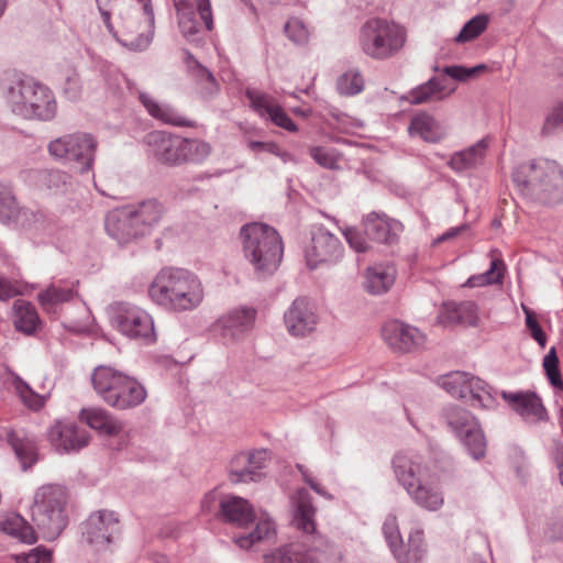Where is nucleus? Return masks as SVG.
Segmentation results:
<instances>
[{
  "instance_id": "nucleus-1",
  "label": "nucleus",
  "mask_w": 563,
  "mask_h": 563,
  "mask_svg": "<svg viewBox=\"0 0 563 563\" xmlns=\"http://www.w3.org/2000/svg\"><path fill=\"white\" fill-rule=\"evenodd\" d=\"M150 298L172 312H188L197 309L205 299V288L192 272L178 268H162L148 287Z\"/></svg>"
},
{
  "instance_id": "nucleus-2",
  "label": "nucleus",
  "mask_w": 563,
  "mask_h": 563,
  "mask_svg": "<svg viewBox=\"0 0 563 563\" xmlns=\"http://www.w3.org/2000/svg\"><path fill=\"white\" fill-rule=\"evenodd\" d=\"M109 33L132 52L145 51L154 37V12L151 0L124 2L113 10L100 12Z\"/></svg>"
},
{
  "instance_id": "nucleus-3",
  "label": "nucleus",
  "mask_w": 563,
  "mask_h": 563,
  "mask_svg": "<svg viewBox=\"0 0 563 563\" xmlns=\"http://www.w3.org/2000/svg\"><path fill=\"white\" fill-rule=\"evenodd\" d=\"M2 95L11 111L26 120L51 121L56 117L54 92L32 77L9 73L0 82Z\"/></svg>"
},
{
  "instance_id": "nucleus-4",
  "label": "nucleus",
  "mask_w": 563,
  "mask_h": 563,
  "mask_svg": "<svg viewBox=\"0 0 563 563\" xmlns=\"http://www.w3.org/2000/svg\"><path fill=\"white\" fill-rule=\"evenodd\" d=\"M512 180L532 201L549 206L563 201V169L555 162L522 163L514 170Z\"/></svg>"
},
{
  "instance_id": "nucleus-5",
  "label": "nucleus",
  "mask_w": 563,
  "mask_h": 563,
  "mask_svg": "<svg viewBox=\"0 0 563 563\" xmlns=\"http://www.w3.org/2000/svg\"><path fill=\"white\" fill-rule=\"evenodd\" d=\"M240 239L243 255L258 276L272 275L278 268L284 246L273 227L262 222L246 223L240 230Z\"/></svg>"
},
{
  "instance_id": "nucleus-6",
  "label": "nucleus",
  "mask_w": 563,
  "mask_h": 563,
  "mask_svg": "<svg viewBox=\"0 0 563 563\" xmlns=\"http://www.w3.org/2000/svg\"><path fill=\"white\" fill-rule=\"evenodd\" d=\"M67 498L66 488L58 484H45L36 489L31 519L44 539L55 540L66 528Z\"/></svg>"
},
{
  "instance_id": "nucleus-7",
  "label": "nucleus",
  "mask_w": 563,
  "mask_h": 563,
  "mask_svg": "<svg viewBox=\"0 0 563 563\" xmlns=\"http://www.w3.org/2000/svg\"><path fill=\"white\" fill-rule=\"evenodd\" d=\"M407 31L404 26L382 18L367 20L360 30L361 51L375 60H387L405 46Z\"/></svg>"
},
{
  "instance_id": "nucleus-8",
  "label": "nucleus",
  "mask_w": 563,
  "mask_h": 563,
  "mask_svg": "<svg viewBox=\"0 0 563 563\" xmlns=\"http://www.w3.org/2000/svg\"><path fill=\"white\" fill-rule=\"evenodd\" d=\"M444 420L451 431L462 441L474 460L484 457L486 439L476 418L466 409L454 406L445 409Z\"/></svg>"
},
{
  "instance_id": "nucleus-9",
  "label": "nucleus",
  "mask_w": 563,
  "mask_h": 563,
  "mask_svg": "<svg viewBox=\"0 0 563 563\" xmlns=\"http://www.w3.org/2000/svg\"><path fill=\"white\" fill-rule=\"evenodd\" d=\"M96 150L97 141L87 133L63 135L48 144L52 156L79 164L81 173L92 168Z\"/></svg>"
},
{
  "instance_id": "nucleus-10",
  "label": "nucleus",
  "mask_w": 563,
  "mask_h": 563,
  "mask_svg": "<svg viewBox=\"0 0 563 563\" xmlns=\"http://www.w3.org/2000/svg\"><path fill=\"white\" fill-rule=\"evenodd\" d=\"M111 321L115 329L128 338L143 340L146 343L156 341L153 318L140 307L120 302L114 308Z\"/></svg>"
},
{
  "instance_id": "nucleus-11",
  "label": "nucleus",
  "mask_w": 563,
  "mask_h": 563,
  "mask_svg": "<svg viewBox=\"0 0 563 563\" xmlns=\"http://www.w3.org/2000/svg\"><path fill=\"white\" fill-rule=\"evenodd\" d=\"M120 519L112 510H97L82 523V538L97 550L108 548L120 534Z\"/></svg>"
},
{
  "instance_id": "nucleus-12",
  "label": "nucleus",
  "mask_w": 563,
  "mask_h": 563,
  "mask_svg": "<svg viewBox=\"0 0 563 563\" xmlns=\"http://www.w3.org/2000/svg\"><path fill=\"white\" fill-rule=\"evenodd\" d=\"M343 251L338 236L324 227H316L311 233V243L305 251L307 265L313 269L322 264H334L342 257Z\"/></svg>"
},
{
  "instance_id": "nucleus-13",
  "label": "nucleus",
  "mask_w": 563,
  "mask_h": 563,
  "mask_svg": "<svg viewBox=\"0 0 563 563\" xmlns=\"http://www.w3.org/2000/svg\"><path fill=\"white\" fill-rule=\"evenodd\" d=\"M255 318L256 310L253 308H234L222 314L213 323L212 330L224 344L233 343L253 329Z\"/></svg>"
},
{
  "instance_id": "nucleus-14",
  "label": "nucleus",
  "mask_w": 563,
  "mask_h": 563,
  "mask_svg": "<svg viewBox=\"0 0 563 563\" xmlns=\"http://www.w3.org/2000/svg\"><path fill=\"white\" fill-rule=\"evenodd\" d=\"M47 441L58 453H69L87 446L88 432L69 420H56L46 431Z\"/></svg>"
},
{
  "instance_id": "nucleus-15",
  "label": "nucleus",
  "mask_w": 563,
  "mask_h": 563,
  "mask_svg": "<svg viewBox=\"0 0 563 563\" xmlns=\"http://www.w3.org/2000/svg\"><path fill=\"white\" fill-rule=\"evenodd\" d=\"M382 335L388 346L395 352L408 353L423 345L424 334L416 327L398 320H391L384 324Z\"/></svg>"
},
{
  "instance_id": "nucleus-16",
  "label": "nucleus",
  "mask_w": 563,
  "mask_h": 563,
  "mask_svg": "<svg viewBox=\"0 0 563 563\" xmlns=\"http://www.w3.org/2000/svg\"><path fill=\"white\" fill-rule=\"evenodd\" d=\"M267 450H255L251 453L241 452L230 463V479L233 483L256 482L262 478V470L268 460Z\"/></svg>"
},
{
  "instance_id": "nucleus-17",
  "label": "nucleus",
  "mask_w": 563,
  "mask_h": 563,
  "mask_svg": "<svg viewBox=\"0 0 563 563\" xmlns=\"http://www.w3.org/2000/svg\"><path fill=\"white\" fill-rule=\"evenodd\" d=\"M146 143L148 154L157 162L168 166L181 165L183 137L154 131L146 136Z\"/></svg>"
},
{
  "instance_id": "nucleus-18",
  "label": "nucleus",
  "mask_w": 563,
  "mask_h": 563,
  "mask_svg": "<svg viewBox=\"0 0 563 563\" xmlns=\"http://www.w3.org/2000/svg\"><path fill=\"white\" fill-rule=\"evenodd\" d=\"M510 409L518 413L527 423H538L548 419L541 398L533 391L500 393Z\"/></svg>"
},
{
  "instance_id": "nucleus-19",
  "label": "nucleus",
  "mask_w": 563,
  "mask_h": 563,
  "mask_svg": "<svg viewBox=\"0 0 563 563\" xmlns=\"http://www.w3.org/2000/svg\"><path fill=\"white\" fill-rule=\"evenodd\" d=\"M16 225L30 239L43 242L59 230L58 219L42 210L23 209Z\"/></svg>"
},
{
  "instance_id": "nucleus-20",
  "label": "nucleus",
  "mask_w": 563,
  "mask_h": 563,
  "mask_svg": "<svg viewBox=\"0 0 563 563\" xmlns=\"http://www.w3.org/2000/svg\"><path fill=\"white\" fill-rule=\"evenodd\" d=\"M393 470L405 490L431 476L421 456L409 452H400L394 456Z\"/></svg>"
},
{
  "instance_id": "nucleus-21",
  "label": "nucleus",
  "mask_w": 563,
  "mask_h": 563,
  "mask_svg": "<svg viewBox=\"0 0 563 563\" xmlns=\"http://www.w3.org/2000/svg\"><path fill=\"white\" fill-rule=\"evenodd\" d=\"M284 322L290 335L305 336L316 329L318 318L310 302L299 297L284 313Z\"/></svg>"
},
{
  "instance_id": "nucleus-22",
  "label": "nucleus",
  "mask_w": 563,
  "mask_h": 563,
  "mask_svg": "<svg viewBox=\"0 0 563 563\" xmlns=\"http://www.w3.org/2000/svg\"><path fill=\"white\" fill-rule=\"evenodd\" d=\"M245 96L250 100L251 107L261 117L269 119L275 125L289 132H296L298 130L290 117L271 96L255 89H247Z\"/></svg>"
},
{
  "instance_id": "nucleus-23",
  "label": "nucleus",
  "mask_w": 563,
  "mask_h": 563,
  "mask_svg": "<svg viewBox=\"0 0 563 563\" xmlns=\"http://www.w3.org/2000/svg\"><path fill=\"white\" fill-rule=\"evenodd\" d=\"M104 227L107 233L120 244H128L143 236L126 207L108 212Z\"/></svg>"
},
{
  "instance_id": "nucleus-24",
  "label": "nucleus",
  "mask_w": 563,
  "mask_h": 563,
  "mask_svg": "<svg viewBox=\"0 0 563 563\" xmlns=\"http://www.w3.org/2000/svg\"><path fill=\"white\" fill-rule=\"evenodd\" d=\"M366 235L378 243L394 244L402 232V224L385 213L371 212L364 218Z\"/></svg>"
},
{
  "instance_id": "nucleus-25",
  "label": "nucleus",
  "mask_w": 563,
  "mask_h": 563,
  "mask_svg": "<svg viewBox=\"0 0 563 563\" xmlns=\"http://www.w3.org/2000/svg\"><path fill=\"white\" fill-rule=\"evenodd\" d=\"M126 375L112 366L99 365L91 374V383L97 395L111 406Z\"/></svg>"
},
{
  "instance_id": "nucleus-26",
  "label": "nucleus",
  "mask_w": 563,
  "mask_h": 563,
  "mask_svg": "<svg viewBox=\"0 0 563 563\" xmlns=\"http://www.w3.org/2000/svg\"><path fill=\"white\" fill-rule=\"evenodd\" d=\"M220 517L239 528L254 522L255 514L249 500L233 495L224 496L220 501Z\"/></svg>"
},
{
  "instance_id": "nucleus-27",
  "label": "nucleus",
  "mask_w": 563,
  "mask_h": 563,
  "mask_svg": "<svg viewBox=\"0 0 563 563\" xmlns=\"http://www.w3.org/2000/svg\"><path fill=\"white\" fill-rule=\"evenodd\" d=\"M411 136H418L428 143H438L446 136V128L428 112H419L411 118L409 128Z\"/></svg>"
},
{
  "instance_id": "nucleus-28",
  "label": "nucleus",
  "mask_w": 563,
  "mask_h": 563,
  "mask_svg": "<svg viewBox=\"0 0 563 563\" xmlns=\"http://www.w3.org/2000/svg\"><path fill=\"white\" fill-rule=\"evenodd\" d=\"M126 208L130 209L143 236L159 223L165 212L164 206L157 199H146L136 205L126 206Z\"/></svg>"
},
{
  "instance_id": "nucleus-29",
  "label": "nucleus",
  "mask_w": 563,
  "mask_h": 563,
  "mask_svg": "<svg viewBox=\"0 0 563 563\" xmlns=\"http://www.w3.org/2000/svg\"><path fill=\"white\" fill-rule=\"evenodd\" d=\"M478 319L477 306L473 301H448L439 314V321L443 325L468 324L475 325Z\"/></svg>"
},
{
  "instance_id": "nucleus-30",
  "label": "nucleus",
  "mask_w": 563,
  "mask_h": 563,
  "mask_svg": "<svg viewBox=\"0 0 563 563\" xmlns=\"http://www.w3.org/2000/svg\"><path fill=\"white\" fill-rule=\"evenodd\" d=\"M406 492L417 506L426 510L437 511L443 506V493L435 485L434 481L431 479V476Z\"/></svg>"
},
{
  "instance_id": "nucleus-31",
  "label": "nucleus",
  "mask_w": 563,
  "mask_h": 563,
  "mask_svg": "<svg viewBox=\"0 0 563 563\" xmlns=\"http://www.w3.org/2000/svg\"><path fill=\"white\" fill-rule=\"evenodd\" d=\"M77 284L78 282H59L49 285L37 294L40 305L48 313L56 312L59 305L68 302L77 296Z\"/></svg>"
},
{
  "instance_id": "nucleus-32",
  "label": "nucleus",
  "mask_w": 563,
  "mask_h": 563,
  "mask_svg": "<svg viewBox=\"0 0 563 563\" xmlns=\"http://www.w3.org/2000/svg\"><path fill=\"white\" fill-rule=\"evenodd\" d=\"M396 267L390 263H379L369 266L365 273V289L372 295L387 292L395 283Z\"/></svg>"
},
{
  "instance_id": "nucleus-33",
  "label": "nucleus",
  "mask_w": 563,
  "mask_h": 563,
  "mask_svg": "<svg viewBox=\"0 0 563 563\" xmlns=\"http://www.w3.org/2000/svg\"><path fill=\"white\" fill-rule=\"evenodd\" d=\"M295 507L292 523L305 533H312L316 530L314 515L316 508L312 505V499L309 492L300 488L292 497Z\"/></svg>"
},
{
  "instance_id": "nucleus-34",
  "label": "nucleus",
  "mask_w": 563,
  "mask_h": 563,
  "mask_svg": "<svg viewBox=\"0 0 563 563\" xmlns=\"http://www.w3.org/2000/svg\"><path fill=\"white\" fill-rule=\"evenodd\" d=\"M140 101L147 112L163 123L174 126L196 128V121L180 114L176 109L168 104H161L146 93H140Z\"/></svg>"
},
{
  "instance_id": "nucleus-35",
  "label": "nucleus",
  "mask_w": 563,
  "mask_h": 563,
  "mask_svg": "<svg viewBox=\"0 0 563 563\" xmlns=\"http://www.w3.org/2000/svg\"><path fill=\"white\" fill-rule=\"evenodd\" d=\"M147 397L145 387L134 377L126 375L110 407L126 410L142 405Z\"/></svg>"
},
{
  "instance_id": "nucleus-36",
  "label": "nucleus",
  "mask_w": 563,
  "mask_h": 563,
  "mask_svg": "<svg viewBox=\"0 0 563 563\" xmlns=\"http://www.w3.org/2000/svg\"><path fill=\"white\" fill-rule=\"evenodd\" d=\"M80 419L91 429L106 435H118L124 428L120 420L103 408L82 409Z\"/></svg>"
},
{
  "instance_id": "nucleus-37",
  "label": "nucleus",
  "mask_w": 563,
  "mask_h": 563,
  "mask_svg": "<svg viewBox=\"0 0 563 563\" xmlns=\"http://www.w3.org/2000/svg\"><path fill=\"white\" fill-rule=\"evenodd\" d=\"M14 327L19 332L34 335L41 328V319L36 308L29 301L18 299L13 303Z\"/></svg>"
},
{
  "instance_id": "nucleus-38",
  "label": "nucleus",
  "mask_w": 563,
  "mask_h": 563,
  "mask_svg": "<svg viewBox=\"0 0 563 563\" xmlns=\"http://www.w3.org/2000/svg\"><path fill=\"white\" fill-rule=\"evenodd\" d=\"M8 441L24 470L36 462V441L34 437L25 434L22 430H13L9 433Z\"/></svg>"
},
{
  "instance_id": "nucleus-39",
  "label": "nucleus",
  "mask_w": 563,
  "mask_h": 563,
  "mask_svg": "<svg viewBox=\"0 0 563 563\" xmlns=\"http://www.w3.org/2000/svg\"><path fill=\"white\" fill-rule=\"evenodd\" d=\"M0 531L12 536L24 543H34L36 536L33 528L18 514L0 517Z\"/></svg>"
},
{
  "instance_id": "nucleus-40",
  "label": "nucleus",
  "mask_w": 563,
  "mask_h": 563,
  "mask_svg": "<svg viewBox=\"0 0 563 563\" xmlns=\"http://www.w3.org/2000/svg\"><path fill=\"white\" fill-rule=\"evenodd\" d=\"M486 140H481L471 147L455 153L450 159V166L456 172H464L479 165L487 150Z\"/></svg>"
},
{
  "instance_id": "nucleus-41",
  "label": "nucleus",
  "mask_w": 563,
  "mask_h": 563,
  "mask_svg": "<svg viewBox=\"0 0 563 563\" xmlns=\"http://www.w3.org/2000/svg\"><path fill=\"white\" fill-rule=\"evenodd\" d=\"M398 563H420L424 555L423 534L421 531H413L409 536L408 544L404 542L391 550Z\"/></svg>"
},
{
  "instance_id": "nucleus-42",
  "label": "nucleus",
  "mask_w": 563,
  "mask_h": 563,
  "mask_svg": "<svg viewBox=\"0 0 563 563\" xmlns=\"http://www.w3.org/2000/svg\"><path fill=\"white\" fill-rule=\"evenodd\" d=\"M444 89L445 86L442 81L437 77H432L427 82L410 90L404 99L411 104L426 103L431 100L444 98V95L441 96Z\"/></svg>"
},
{
  "instance_id": "nucleus-43",
  "label": "nucleus",
  "mask_w": 563,
  "mask_h": 563,
  "mask_svg": "<svg viewBox=\"0 0 563 563\" xmlns=\"http://www.w3.org/2000/svg\"><path fill=\"white\" fill-rule=\"evenodd\" d=\"M471 374L466 372H451L439 378L440 386L445 389L451 396L457 398H466L471 388V380H473Z\"/></svg>"
},
{
  "instance_id": "nucleus-44",
  "label": "nucleus",
  "mask_w": 563,
  "mask_h": 563,
  "mask_svg": "<svg viewBox=\"0 0 563 563\" xmlns=\"http://www.w3.org/2000/svg\"><path fill=\"white\" fill-rule=\"evenodd\" d=\"M183 164H201L212 153V146L209 142L201 139H187L183 137Z\"/></svg>"
},
{
  "instance_id": "nucleus-45",
  "label": "nucleus",
  "mask_w": 563,
  "mask_h": 563,
  "mask_svg": "<svg viewBox=\"0 0 563 563\" xmlns=\"http://www.w3.org/2000/svg\"><path fill=\"white\" fill-rule=\"evenodd\" d=\"M24 208H20L16 198L9 186L0 184V222L15 223Z\"/></svg>"
},
{
  "instance_id": "nucleus-46",
  "label": "nucleus",
  "mask_w": 563,
  "mask_h": 563,
  "mask_svg": "<svg viewBox=\"0 0 563 563\" xmlns=\"http://www.w3.org/2000/svg\"><path fill=\"white\" fill-rule=\"evenodd\" d=\"M274 534V522L272 521L271 518L264 517L257 521L256 527L252 532L235 537L234 542L241 549H250L254 543L265 539H269Z\"/></svg>"
},
{
  "instance_id": "nucleus-47",
  "label": "nucleus",
  "mask_w": 563,
  "mask_h": 563,
  "mask_svg": "<svg viewBox=\"0 0 563 563\" xmlns=\"http://www.w3.org/2000/svg\"><path fill=\"white\" fill-rule=\"evenodd\" d=\"M265 563H316L309 552L299 545L283 547L264 556Z\"/></svg>"
},
{
  "instance_id": "nucleus-48",
  "label": "nucleus",
  "mask_w": 563,
  "mask_h": 563,
  "mask_svg": "<svg viewBox=\"0 0 563 563\" xmlns=\"http://www.w3.org/2000/svg\"><path fill=\"white\" fill-rule=\"evenodd\" d=\"M265 563H316L309 552L299 545L283 547L264 556Z\"/></svg>"
},
{
  "instance_id": "nucleus-49",
  "label": "nucleus",
  "mask_w": 563,
  "mask_h": 563,
  "mask_svg": "<svg viewBox=\"0 0 563 563\" xmlns=\"http://www.w3.org/2000/svg\"><path fill=\"white\" fill-rule=\"evenodd\" d=\"M468 395L474 407L492 408L495 405L492 387L478 377H473V380H471Z\"/></svg>"
},
{
  "instance_id": "nucleus-50",
  "label": "nucleus",
  "mask_w": 563,
  "mask_h": 563,
  "mask_svg": "<svg viewBox=\"0 0 563 563\" xmlns=\"http://www.w3.org/2000/svg\"><path fill=\"white\" fill-rule=\"evenodd\" d=\"M14 388L21 401L33 411L41 410L46 402V397L35 393L21 377L14 376Z\"/></svg>"
},
{
  "instance_id": "nucleus-51",
  "label": "nucleus",
  "mask_w": 563,
  "mask_h": 563,
  "mask_svg": "<svg viewBox=\"0 0 563 563\" xmlns=\"http://www.w3.org/2000/svg\"><path fill=\"white\" fill-rule=\"evenodd\" d=\"M175 7L178 14L179 27L184 36L190 37L196 35L198 24L189 3L186 0H175Z\"/></svg>"
},
{
  "instance_id": "nucleus-52",
  "label": "nucleus",
  "mask_w": 563,
  "mask_h": 563,
  "mask_svg": "<svg viewBox=\"0 0 563 563\" xmlns=\"http://www.w3.org/2000/svg\"><path fill=\"white\" fill-rule=\"evenodd\" d=\"M504 266L500 260H493L490 267L483 274L471 276L466 285L468 287H482L492 284H498L503 279L501 267Z\"/></svg>"
},
{
  "instance_id": "nucleus-53",
  "label": "nucleus",
  "mask_w": 563,
  "mask_h": 563,
  "mask_svg": "<svg viewBox=\"0 0 563 563\" xmlns=\"http://www.w3.org/2000/svg\"><path fill=\"white\" fill-rule=\"evenodd\" d=\"M488 18L486 14H478L467 21L460 33L455 36L456 43H466L479 36L487 27Z\"/></svg>"
},
{
  "instance_id": "nucleus-54",
  "label": "nucleus",
  "mask_w": 563,
  "mask_h": 563,
  "mask_svg": "<svg viewBox=\"0 0 563 563\" xmlns=\"http://www.w3.org/2000/svg\"><path fill=\"white\" fill-rule=\"evenodd\" d=\"M364 88V79L358 70H347L338 79V90L341 95L354 96Z\"/></svg>"
},
{
  "instance_id": "nucleus-55",
  "label": "nucleus",
  "mask_w": 563,
  "mask_h": 563,
  "mask_svg": "<svg viewBox=\"0 0 563 563\" xmlns=\"http://www.w3.org/2000/svg\"><path fill=\"white\" fill-rule=\"evenodd\" d=\"M3 563H52V553L44 547H36L29 553L11 555Z\"/></svg>"
},
{
  "instance_id": "nucleus-56",
  "label": "nucleus",
  "mask_w": 563,
  "mask_h": 563,
  "mask_svg": "<svg viewBox=\"0 0 563 563\" xmlns=\"http://www.w3.org/2000/svg\"><path fill=\"white\" fill-rule=\"evenodd\" d=\"M285 33L290 41L298 45L306 44L310 34L303 22L297 18L287 21L285 24Z\"/></svg>"
},
{
  "instance_id": "nucleus-57",
  "label": "nucleus",
  "mask_w": 563,
  "mask_h": 563,
  "mask_svg": "<svg viewBox=\"0 0 563 563\" xmlns=\"http://www.w3.org/2000/svg\"><path fill=\"white\" fill-rule=\"evenodd\" d=\"M543 368L554 387H563V380L559 371V358L554 347H551L548 354L543 358Z\"/></svg>"
},
{
  "instance_id": "nucleus-58",
  "label": "nucleus",
  "mask_w": 563,
  "mask_h": 563,
  "mask_svg": "<svg viewBox=\"0 0 563 563\" xmlns=\"http://www.w3.org/2000/svg\"><path fill=\"white\" fill-rule=\"evenodd\" d=\"M310 156L321 167L335 169L338 167V157L334 150L323 146H314L309 151Z\"/></svg>"
},
{
  "instance_id": "nucleus-59",
  "label": "nucleus",
  "mask_w": 563,
  "mask_h": 563,
  "mask_svg": "<svg viewBox=\"0 0 563 563\" xmlns=\"http://www.w3.org/2000/svg\"><path fill=\"white\" fill-rule=\"evenodd\" d=\"M561 126H563V101L554 106L548 113L541 129V134L549 136Z\"/></svg>"
},
{
  "instance_id": "nucleus-60",
  "label": "nucleus",
  "mask_w": 563,
  "mask_h": 563,
  "mask_svg": "<svg viewBox=\"0 0 563 563\" xmlns=\"http://www.w3.org/2000/svg\"><path fill=\"white\" fill-rule=\"evenodd\" d=\"M383 533L390 550H394L396 547L402 543V538L395 515H388L386 517L383 525Z\"/></svg>"
},
{
  "instance_id": "nucleus-61",
  "label": "nucleus",
  "mask_w": 563,
  "mask_h": 563,
  "mask_svg": "<svg viewBox=\"0 0 563 563\" xmlns=\"http://www.w3.org/2000/svg\"><path fill=\"white\" fill-rule=\"evenodd\" d=\"M522 310L526 316V325L531 336L539 343L541 347H544L547 344V335L539 324L534 312L525 305H522Z\"/></svg>"
},
{
  "instance_id": "nucleus-62",
  "label": "nucleus",
  "mask_w": 563,
  "mask_h": 563,
  "mask_svg": "<svg viewBox=\"0 0 563 563\" xmlns=\"http://www.w3.org/2000/svg\"><path fill=\"white\" fill-rule=\"evenodd\" d=\"M82 86L80 76L76 70H71L66 77L64 85V93L70 100H77L81 96Z\"/></svg>"
},
{
  "instance_id": "nucleus-63",
  "label": "nucleus",
  "mask_w": 563,
  "mask_h": 563,
  "mask_svg": "<svg viewBox=\"0 0 563 563\" xmlns=\"http://www.w3.org/2000/svg\"><path fill=\"white\" fill-rule=\"evenodd\" d=\"M349 245L358 253H364L368 250V243L365 238L354 228H347L343 231Z\"/></svg>"
},
{
  "instance_id": "nucleus-64",
  "label": "nucleus",
  "mask_w": 563,
  "mask_h": 563,
  "mask_svg": "<svg viewBox=\"0 0 563 563\" xmlns=\"http://www.w3.org/2000/svg\"><path fill=\"white\" fill-rule=\"evenodd\" d=\"M21 294L16 282L10 280L0 275V300H8Z\"/></svg>"
}]
</instances>
